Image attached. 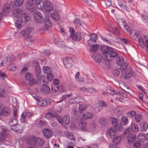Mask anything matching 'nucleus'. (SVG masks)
<instances>
[{"instance_id": "obj_27", "label": "nucleus", "mask_w": 148, "mask_h": 148, "mask_svg": "<svg viewBox=\"0 0 148 148\" xmlns=\"http://www.w3.org/2000/svg\"><path fill=\"white\" fill-rule=\"evenodd\" d=\"M63 86L62 85H60L58 86V85H54L53 86H51V90L53 93H55L58 91H62L61 88H62Z\"/></svg>"}, {"instance_id": "obj_13", "label": "nucleus", "mask_w": 148, "mask_h": 148, "mask_svg": "<svg viewBox=\"0 0 148 148\" xmlns=\"http://www.w3.org/2000/svg\"><path fill=\"white\" fill-rule=\"evenodd\" d=\"M129 31H126L127 32L129 33L131 37L133 38L135 40H138L140 38H138V32L137 31L132 30V31L130 28Z\"/></svg>"}, {"instance_id": "obj_11", "label": "nucleus", "mask_w": 148, "mask_h": 148, "mask_svg": "<svg viewBox=\"0 0 148 148\" xmlns=\"http://www.w3.org/2000/svg\"><path fill=\"white\" fill-rule=\"evenodd\" d=\"M11 114L10 110L6 107H3L0 110V115L4 117L9 116Z\"/></svg>"}, {"instance_id": "obj_1", "label": "nucleus", "mask_w": 148, "mask_h": 148, "mask_svg": "<svg viewBox=\"0 0 148 148\" xmlns=\"http://www.w3.org/2000/svg\"><path fill=\"white\" fill-rule=\"evenodd\" d=\"M123 135L124 138H126L129 144H131L134 142L136 139V134L131 133L130 127L125 129Z\"/></svg>"}, {"instance_id": "obj_34", "label": "nucleus", "mask_w": 148, "mask_h": 148, "mask_svg": "<svg viewBox=\"0 0 148 148\" xmlns=\"http://www.w3.org/2000/svg\"><path fill=\"white\" fill-rule=\"evenodd\" d=\"M121 123L124 125H127L128 123V119L127 116H123L121 119Z\"/></svg>"}, {"instance_id": "obj_48", "label": "nucleus", "mask_w": 148, "mask_h": 148, "mask_svg": "<svg viewBox=\"0 0 148 148\" xmlns=\"http://www.w3.org/2000/svg\"><path fill=\"white\" fill-rule=\"evenodd\" d=\"M80 90L82 91H84L86 92H93V93H94L95 92V90L94 89H88L87 88H86L85 87H83L81 88L80 89Z\"/></svg>"}, {"instance_id": "obj_14", "label": "nucleus", "mask_w": 148, "mask_h": 148, "mask_svg": "<svg viewBox=\"0 0 148 148\" xmlns=\"http://www.w3.org/2000/svg\"><path fill=\"white\" fill-rule=\"evenodd\" d=\"M40 90L42 93L45 94H48L51 91L50 88L47 84L42 85Z\"/></svg>"}, {"instance_id": "obj_56", "label": "nucleus", "mask_w": 148, "mask_h": 148, "mask_svg": "<svg viewBox=\"0 0 148 148\" xmlns=\"http://www.w3.org/2000/svg\"><path fill=\"white\" fill-rule=\"evenodd\" d=\"M22 22L20 20H17L15 23L16 26L18 28H19L22 26Z\"/></svg>"}, {"instance_id": "obj_61", "label": "nucleus", "mask_w": 148, "mask_h": 148, "mask_svg": "<svg viewBox=\"0 0 148 148\" xmlns=\"http://www.w3.org/2000/svg\"><path fill=\"white\" fill-rule=\"evenodd\" d=\"M5 96V90L3 89L0 88V97L4 98Z\"/></svg>"}, {"instance_id": "obj_4", "label": "nucleus", "mask_w": 148, "mask_h": 148, "mask_svg": "<svg viewBox=\"0 0 148 148\" xmlns=\"http://www.w3.org/2000/svg\"><path fill=\"white\" fill-rule=\"evenodd\" d=\"M10 4L6 3L3 7L2 10L3 14L0 12V21L2 20L3 16H6L10 11Z\"/></svg>"}, {"instance_id": "obj_10", "label": "nucleus", "mask_w": 148, "mask_h": 148, "mask_svg": "<svg viewBox=\"0 0 148 148\" xmlns=\"http://www.w3.org/2000/svg\"><path fill=\"white\" fill-rule=\"evenodd\" d=\"M37 1V0H28L26 5V8L29 10L32 11Z\"/></svg>"}, {"instance_id": "obj_30", "label": "nucleus", "mask_w": 148, "mask_h": 148, "mask_svg": "<svg viewBox=\"0 0 148 148\" xmlns=\"http://www.w3.org/2000/svg\"><path fill=\"white\" fill-rule=\"evenodd\" d=\"M110 135L112 138H114L116 136L117 134L116 131L114 128V127H111L109 131Z\"/></svg>"}, {"instance_id": "obj_23", "label": "nucleus", "mask_w": 148, "mask_h": 148, "mask_svg": "<svg viewBox=\"0 0 148 148\" xmlns=\"http://www.w3.org/2000/svg\"><path fill=\"white\" fill-rule=\"evenodd\" d=\"M82 117L84 120L92 119L93 118V114L90 112H85L83 114Z\"/></svg>"}, {"instance_id": "obj_58", "label": "nucleus", "mask_w": 148, "mask_h": 148, "mask_svg": "<svg viewBox=\"0 0 148 148\" xmlns=\"http://www.w3.org/2000/svg\"><path fill=\"white\" fill-rule=\"evenodd\" d=\"M47 79L50 82L53 79V76L51 73L47 74Z\"/></svg>"}, {"instance_id": "obj_15", "label": "nucleus", "mask_w": 148, "mask_h": 148, "mask_svg": "<svg viewBox=\"0 0 148 148\" xmlns=\"http://www.w3.org/2000/svg\"><path fill=\"white\" fill-rule=\"evenodd\" d=\"M44 9L45 10L49 11L52 9V4L48 0H44Z\"/></svg>"}, {"instance_id": "obj_46", "label": "nucleus", "mask_w": 148, "mask_h": 148, "mask_svg": "<svg viewBox=\"0 0 148 148\" xmlns=\"http://www.w3.org/2000/svg\"><path fill=\"white\" fill-rule=\"evenodd\" d=\"M24 0H14L15 5L17 7H19L23 3Z\"/></svg>"}, {"instance_id": "obj_21", "label": "nucleus", "mask_w": 148, "mask_h": 148, "mask_svg": "<svg viewBox=\"0 0 148 148\" xmlns=\"http://www.w3.org/2000/svg\"><path fill=\"white\" fill-rule=\"evenodd\" d=\"M52 117L56 118L58 122L60 124H62V117L59 115L56 112H52Z\"/></svg>"}, {"instance_id": "obj_52", "label": "nucleus", "mask_w": 148, "mask_h": 148, "mask_svg": "<svg viewBox=\"0 0 148 148\" xmlns=\"http://www.w3.org/2000/svg\"><path fill=\"white\" fill-rule=\"evenodd\" d=\"M102 60L101 56L99 54H98L95 56L94 58L95 61L97 62H99Z\"/></svg>"}, {"instance_id": "obj_28", "label": "nucleus", "mask_w": 148, "mask_h": 148, "mask_svg": "<svg viewBox=\"0 0 148 148\" xmlns=\"http://www.w3.org/2000/svg\"><path fill=\"white\" fill-rule=\"evenodd\" d=\"M73 62V60L70 57L65 58L64 60L63 63L64 65L67 66L71 65V64Z\"/></svg>"}, {"instance_id": "obj_39", "label": "nucleus", "mask_w": 148, "mask_h": 148, "mask_svg": "<svg viewBox=\"0 0 148 148\" xmlns=\"http://www.w3.org/2000/svg\"><path fill=\"white\" fill-rule=\"evenodd\" d=\"M64 134L66 137H68L71 140H75V138L74 135L71 133L68 132H64Z\"/></svg>"}, {"instance_id": "obj_16", "label": "nucleus", "mask_w": 148, "mask_h": 148, "mask_svg": "<svg viewBox=\"0 0 148 148\" xmlns=\"http://www.w3.org/2000/svg\"><path fill=\"white\" fill-rule=\"evenodd\" d=\"M126 2L122 1L119 3V5L121 8L122 11L128 12L130 10L126 4Z\"/></svg>"}, {"instance_id": "obj_50", "label": "nucleus", "mask_w": 148, "mask_h": 148, "mask_svg": "<svg viewBox=\"0 0 148 148\" xmlns=\"http://www.w3.org/2000/svg\"><path fill=\"white\" fill-rule=\"evenodd\" d=\"M112 124L113 125V127H115L118 123L117 120L114 118H112L111 119Z\"/></svg>"}, {"instance_id": "obj_63", "label": "nucleus", "mask_w": 148, "mask_h": 148, "mask_svg": "<svg viewBox=\"0 0 148 148\" xmlns=\"http://www.w3.org/2000/svg\"><path fill=\"white\" fill-rule=\"evenodd\" d=\"M99 45L96 44L95 45H92L91 48V51H96L97 49L99 47Z\"/></svg>"}, {"instance_id": "obj_40", "label": "nucleus", "mask_w": 148, "mask_h": 148, "mask_svg": "<svg viewBox=\"0 0 148 148\" xmlns=\"http://www.w3.org/2000/svg\"><path fill=\"white\" fill-rule=\"evenodd\" d=\"M112 139V142L115 145H117L121 142V138L120 136H116Z\"/></svg>"}, {"instance_id": "obj_29", "label": "nucleus", "mask_w": 148, "mask_h": 148, "mask_svg": "<svg viewBox=\"0 0 148 148\" xmlns=\"http://www.w3.org/2000/svg\"><path fill=\"white\" fill-rule=\"evenodd\" d=\"M90 40H88L87 41V43L90 45V41L93 42H96V40L97 39V34H92L90 35Z\"/></svg>"}, {"instance_id": "obj_35", "label": "nucleus", "mask_w": 148, "mask_h": 148, "mask_svg": "<svg viewBox=\"0 0 148 148\" xmlns=\"http://www.w3.org/2000/svg\"><path fill=\"white\" fill-rule=\"evenodd\" d=\"M35 137L32 136L31 138H27L26 139V141L27 143L30 145L35 144Z\"/></svg>"}, {"instance_id": "obj_19", "label": "nucleus", "mask_w": 148, "mask_h": 148, "mask_svg": "<svg viewBox=\"0 0 148 148\" xmlns=\"http://www.w3.org/2000/svg\"><path fill=\"white\" fill-rule=\"evenodd\" d=\"M36 6L38 9L40 10H43L44 9V0H37L35 6Z\"/></svg>"}, {"instance_id": "obj_59", "label": "nucleus", "mask_w": 148, "mask_h": 148, "mask_svg": "<svg viewBox=\"0 0 148 148\" xmlns=\"http://www.w3.org/2000/svg\"><path fill=\"white\" fill-rule=\"evenodd\" d=\"M73 22L78 27L82 26V24L81 23H80V20L79 19L75 18Z\"/></svg>"}, {"instance_id": "obj_42", "label": "nucleus", "mask_w": 148, "mask_h": 148, "mask_svg": "<svg viewBox=\"0 0 148 148\" xmlns=\"http://www.w3.org/2000/svg\"><path fill=\"white\" fill-rule=\"evenodd\" d=\"M37 104V105L39 106H45L47 104V102L41 99L38 100Z\"/></svg>"}, {"instance_id": "obj_20", "label": "nucleus", "mask_w": 148, "mask_h": 148, "mask_svg": "<svg viewBox=\"0 0 148 148\" xmlns=\"http://www.w3.org/2000/svg\"><path fill=\"white\" fill-rule=\"evenodd\" d=\"M107 92L112 95H117L119 93L118 91L115 90L114 89L110 86H108L107 88Z\"/></svg>"}, {"instance_id": "obj_57", "label": "nucleus", "mask_w": 148, "mask_h": 148, "mask_svg": "<svg viewBox=\"0 0 148 148\" xmlns=\"http://www.w3.org/2000/svg\"><path fill=\"white\" fill-rule=\"evenodd\" d=\"M87 105H80L79 107V109L80 111V113H81V112L84 110L87 107Z\"/></svg>"}, {"instance_id": "obj_6", "label": "nucleus", "mask_w": 148, "mask_h": 148, "mask_svg": "<svg viewBox=\"0 0 148 148\" xmlns=\"http://www.w3.org/2000/svg\"><path fill=\"white\" fill-rule=\"evenodd\" d=\"M133 72L132 71V69L127 68L125 71L122 72V76L125 79H127L133 76Z\"/></svg>"}, {"instance_id": "obj_17", "label": "nucleus", "mask_w": 148, "mask_h": 148, "mask_svg": "<svg viewBox=\"0 0 148 148\" xmlns=\"http://www.w3.org/2000/svg\"><path fill=\"white\" fill-rule=\"evenodd\" d=\"M144 39L140 37L138 39V42L140 46L142 48H143L146 46L148 49V39L145 40V43L144 42Z\"/></svg>"}, {"instance_id": "obj_3", "label": "nucleus", "mask_w": 148, "mask_h": 148, "mask_svg": "<svg viewBox=\"0 0 148 148\" xmlns=\"http://www.w3.org/2000/svg\"><path fill=\"white\" fill-rule=\"evenodd\" d=\"M79 123H80V125L81 124L82 125L81 127L82 130L85 131H88L89 130H90L92 124H93L94 127H95V125H96L95 123H94V122L91 124H87L86 122L84 121L83 119H80Z\"/></svg>"}, {"instance_id": "obj_44", "label": "nucleus", "mask_w": 148, "mask_h": 148, "mask_svg": "<svg viewBox=\"0 0 148 148\" xmlns=\"http://www.w3.org/2000/svg\"><path fill=\"white\" fill-rule=\"evenodd\" d=\"M142 18L144 23H148V15L146 14H141Z\"/></svg>"}, {"instance_id": "obj_32", "label": "nucleus", "mask_w": 148, "mask_h": 148, "mask_svg": "<svg viewBox=\"0 0 148 148\" xmlns=\"http://www.w3.org/2000/svg\"><path fill=\"white\" fill-rule=\"evenodd\" d=\"M62 124L64 123L66 125L69 124L70 122V115H68L64 116L63 117V119H62Z\"/></svg>"}, {"instance_id": "obj_38", "label": "nucleus", "mask_w": 148, "mask_h": 148, "mask_svg": "<svg viewBox=\"0 0 148 148\" xmlns=\"http://www.w3.org/2000/svg\"><path fill=\"white\" fill-rule=\"evenodd\" d=\"M138 140L141 143H143L145 140V137L144 136V134L140 133L139 134L138 136Z\"/></svg>"}, {"instance_id": "obj_33", "label": "nucleus", "mask_w": 148, "mask_h": 148, "mask_svg": "<svg viewBox=\"0 0 148 148\" xmlns=\"http://www.w3.org/2000/svg\"><path fill=\"white\" fill-rule=\"evenodd\" d=\"M131 130L133 132L136 133L139 130V127L136 123H132L131 124Z\"/></svg>"}, {"instance_id": "obj_8", "label": "nucleus", "mask_w": 148, "mask_h": 148, "mask_svg": "<svg viewBox=\"0 0 148 148\" xmlns=\"http://www.w3.org/2000/svg\"><path fill=\"white\" fill-rule=\"evenodd\" d=\"M26 79L29 81V84L30 86H32L35 84L38 83V81L33 78L32 75L30 73H27L25 76Z\"/></svg>"}, {"instance_id": "obj_22", "label": "nucleus", "mask_w": 148, "mask_h": 148, "mask_svg": "<svg viewBox=\"0 0 148 148\" xmlns=\"http://www.w3.org/2000/svg\"><path fill=\"white\" fill-rule=\"evenodd\" d=\"M20 127V125L18 124L13 125L11 126V129L18 133H20L21 132L22 130H21V127Z\"/></svg>"}, {"instance_id": "obj_53", "label": "nucleus", "mask_w": 148, "mask_h": 148, "mask_svg": "<svg viewBox=\"0 0 148 148\" xmlns=\"http://www.w3.org/2000/svg\"><path fill=\"white\" fill-rule=\"evenodd\" d=\"M135 118L136 122L138 123L141 120L142 116L140 114H136L135 116Z\"/></svg>"}, {"instance_id": "obj_5", "label": "nucleus", "mask_w": 148, "mask_h": 148, "mask_svg": "<svg viewBox=\"0 0 148 148\" xmlns=\"http://www.w3.org/2000/svg\"><path fill=\"white\" fill-rule=\"evenodd\" d=\"M34 20L38 23H41L43 22L44 18L42 14L38 11H36L33 14Z\"/></svg>"}, {"instance_id": "obj_49", "label": "nucleus", "mask_w": 148, "mask_h": 148, "mask_svg": "<svg viewBox=\"0 0 148 148\" xmlns=\"http://www.w3.org/2000/svg\"><path fill=\"white\" fill-rule=\"evenodd\" d=\"M122 124H118L117 125H116L115 127H114V128L115 129V130H116V131L117 130L118 131H121L123 128V127L122 126Z\"/></svg>"}, {"instance_id": "obj_31", "label": "nucleus", "mask_w": 148, "mask_h": 148, "mask_svg": "<svg viewBox=\"0 0 148 148\" xmlns=\"http://www.w3.org/2000/svg\"><path fill=\"white\" fill-rule=\"evenodd\" d=\"M35 140V145L38 146H41L45 143V141L44 140L39 137H38L36 138V139Z\"/></svg>"}, {"instance_id": "obj_18", "label": "nucleus", "mask_w": 148, "mask_h": 148, "mask_svg": "<svg viewBox=\"0 0 148 148\" xmlns=\"http://www.w3.org/2000/svg\"><path fill=\"white\" fill-rule=\"evenodd\" d=\"M42 132L44 136L47 138H49L53 135L52 132L49 129H43Z\"/></svg>"}, {"instance_id": "obj_47", "label": "nucleus", "mask_w": 148, "mask_h": 148, "mask_svg": "<svg viewBox=\"0 0 148 148\" xmlns=\"http://www.w3.org/2000/svg\"><path fill=\"white\" fill-rule=\"evenodd\" d=\"M116 59V61L117 64L120 65L123 64V59L122 57H119Z\"/></svg>"}, {"instance_id": "obj_55", "label": "nucleus", "mask_w": 148, "mask_h": 148, "mask_svg": "<svg viewBox=\"0 0 148 148\" xmlns=\"http://www.w3.org/2000/svg\"><path fill=\"white\" fill-rule=\"evenodd\" d=\"M72 96V94L71 93L69 95H63L62 96V100L59 101L57 102V103H59L61 101H62L64 100L65 99H66L67 97H70Z\"/></svg>"}, {"instance_id": "obj_2", "label": "nucleus", "mask_w": 148, "mask_h": 148, "mask_svg": "<svg viewBox=\"0 0 148 148\" xmlns=\"http://www.w3.org/2000/svg\"><path fill=\"white\" fill-rule=\"evenodd\" d=\"M118 54L117 52L114 50L113 48H112L108 55L104 57V60L107 62H110V60H111L118 57Z\"/></svg>"}, {"instance_id": "obj_37", "label": "nucleus", "mask_w": 148, "mask_h": 148, "mask_svg": "<svg viewBox=\"0 0 148 148\" xmlns=\"http://www.w3.org/2000/svg\"><path fill=\"white\" fill-rule=\"evenodd\" d=\"M51 16L54 20L58 21L60 19V16L58 13L55 12L51 14Z\"/></svg>"}, {"instance_id": "obj_45", "label": "nucleus", "mask_w": 148, "mask_h": 148, "mask_svg": "<svg viewBox=\"0 0 148 148\" xmlns=\"http://www.w3.org/2000/svg\"><path fill=\"white\" fill-rule=\"evenodd\" d=\"M43 72L46 74L49 73L51 72V69L47 66H45L42 68Z\"/></svg>"}, {"instance_id": "obj_26", "label": "nucleus", "mask_w": 148, "mask_h": 148, "mask_svg": "<svg viewBox=\"0 0 148 148\" xmlns=\"http://www.w3.org/2000/svg\"><path fill=\"white\" fill-rule=\"evenodd\" d=\"M21 13V10L20 9H14L12 12V14L13 16L16 17L20 16Z\"/></svg>"}, {"instance_id": "obj_25", "label": "nucleus", "mask_w": 148, "mask_h": 148, "mask_svg": "<svg viewBox=\"0 0 148 148\" xmlns=\"http://www.w3.org/2000/svg\"><path fill=\"white\" fill-rule=\"evenodd\" d=\"M71 38L73 40L79 41L82 39L81 34L79 32H77Z\"/></svg>"}, {"instance_id": "obj_12", "label": "nucleus", "mask_w": 148, "mask_h": 148, "mask_svg": "<svg viewBox=\"0 0 148 148\" xmlns=\"http://www.w3.org/2000/svg\"><path fill=\"white\" fill-rule=\"evenodd\" d=\"M119 26L121 28L122 27L125 31H129L130 27L126 23V22L123 19H121L120 20H119L118 22Z\"/></svg>"}, {"instance_id": "obj_54", "label": "nucleus", "mask_w": 148, "mask_h": 148, "mask_svg": "<svg viewBox=\"0 0 148 148\" xmlns=\"http://www.w3.org/2000/svg\"><path fill=\"white\" fill-rule=\"evenodd\" d=\"M120 40L122 43L127 45H130V42L129 40L125 38H121Z\"/></svg>"}, {"instance_id": "obj_36", "label": "nucleus", "mask_w": 148, "mask_h": 148, "mask_svg": "<svg viewBox=\"0 0 148 148\" xmlns=\"http://www.w3.org/2000/svg\"><path fill=\"white\" fill-rule=\"evenodd\" d=\"M21 20L23 22H26L29 19V17L27 13H24L21 15Z\"/></svg>"}, {"instance_id": "obj_9", "label": "nucleus", "mask_w": 148, "mask_h": 148, "mask_svg": "<svg viewBox=\"0 0 148 148\" xmlns=\"http://www.w3.org/2000/svg\"><path fill=\"white\" fill-rule=\"evenodd\" d=\"M112 48V47L106 45H102L101 46L100 48L101 51L103 54H105L103 57V59L104 57L108 55Z\"/></svg>"}, {"instance_id": "obj_62", "label": "nucleus", "mask_w": 148, "mask_h": 148, "mask_svg": "<svg viewBox=\"0 0 148 148\" xmlns=\"http://www.w3.org/2000/svg\"><path fill=\"white\" fill-rule=\"evenodd\" d=\"M136 86L140 90L141 92L145 94L146 93V92L145 91V89L141 85H136Z\"/></svg>"}, {"instance_id": "obj_24", "label": "nucleus", "mask_w": 148, "mask_h": 148, "mask_svg": "<svg viewBox=\"0 0 148 148\" xmlns=\"http://www.w3.org/2000/svg\"><path fill=\"white\" fill-rule=\"evenodd\" d=\"M140 128L142 132H145L147 129L148 124L145 122H142L140 124Z\"/></svg>"}, {"instance_id": "obj_43", "label": "nucleus", "mask_w": 148, "mask_h": 148, "mask_svg": "<svg viewBox=\"0 0 148 148\" xmlns=\"http://www.w3.org/2000/svg\"><path fill=\"white\" fill-rule=\"evenodd\" d=\"M120 66V69L122 72L124 71V70H127L126 68L127 67L128 64L127 63H125L122 64Z\"/></svg>"}, {"instance_id": "obj_60", "label": "nucleus", "mask_w": 148, "mask_h": 148, "mask_svg": "<svg viewBox=\"0 0 148 148\" xmlns=\"http://www.w3.org/2000/svg\"><path fill=\"white\" fill-rule=\"evenodd\" d=\"M45 27L47 28L51 27L52 26V23L50 21H44Z\"/></svg>"}, {"instance_id": "obj_41", "label": "nucleus", "mask_w": 148, "mask_h": 148, "mask_svg": "<svg viewBox=\"0 0 148 148\" xmlns=\"http://www.w3.org/2000/svg\"><path fill=\"white\" fill-rule=\"evenodd\" d=\"M107 106V103L104 101L102 100L99 101V103L98 107H99V109L101 110L103 107H106Z\"/></svg>"}, {"instance_id": "obj_64", "label": "nucleus", "mask_w": 148, "mask_h": 148, "mask_svg": "<svg viewBox=\"0 0 148 148\" xmlns=\"http://www.w3.org/2000/svg\"><path fill=\"white\" fill-rule=\"evenodd\" d=\"M133 146L136 148H140V144L138 141H136L134 143Z\"/></svg>"}, {"instance_id": "obj_7", "label": "nucleus", "mask_w": 148, "mask_h": 148, "mask_svg": "<svg viewBox=\"0 0 148 148\" xmlns=\"http://www.w3.org/2000/svg\"><path fill=\"white\" fill-rule=\"evenodd\" d=\"M36 73L37 77L40 82H44V79L45 78V76L41 75V70L40 66L38 65L36 66Z\"/></svg>"}, {"instance_id": "obj_51", "label": "nucleus", "mask_w": 148, "mask_h": 148, "mask_svg": "<svg viewBox=\"0 0 148 148\" xmlns=\"http://www.w3.org/2000/svg\"><path fill=\"white\" fill-rule=\"evenodd\" d=\"M108 120L105 118H102L100 119L99 123L101 125H105L107 123Z\"/></svg>"}]
</instances>
